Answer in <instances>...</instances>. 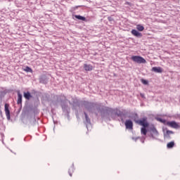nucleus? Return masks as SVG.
I'll return each instance as SVG.
<instances>
[{
    "label": "nucleus",
    "mask_w": 180,
    "mask_h": 180,
    "mask_svg": "<svg viewBox=\"0 0 180 180\" xmlns=\"http://www.w3.org/2000/svg\"><path fill=\"white\" fill-rule=\"evenodd\" d=\"M5 112L7 119L9 120L11 119V112L9 111V104L8 103L5 104Z\"/></svg>",
    "instance_id": "obj_5"
},
{
    "label": "nucleus",
    "mask_w": 180,
    "mask_h": 180,
    "mask_svg": "<svg viewBox=\"0 0 180 180\" xmlns=\"http://www.w3.org/2000/svg\"><path fill=\"white\" fill-rule=\"evenodd\" d=\"M131 33V34H133V36H135L136 37H141L142 36L141 33L139 32V31L136 30H132Z\"/></svg>",
    "instance_id": "obj_9"
},
{
    "label": "nucleus",
    "mask_w": 180,
    "mask_h": 180,
    "mask_svg": "<svg viewBox=\"0 0 180 180\" xmlns=\"http://www.w3.org/2000/svg\"><path fill=\"white\" fill-rule=\"evenodd\" d=\"M171 134H174V131L170 130H167L166 132L164 134L165 139H171Z\"/></svg>",
    "instance_id": "obj_7"
},
{
    "label": "nucleus",
    "mask_w": 180,
    "mask_h": 180,
    "mask_svg": "<svg viewBox=\"0 0 180 180\" xmlns=\"http://www.w3.org/2000/svg\"><path fill=\"white\" fill-rule=\"evenodd\" d=\"M158 122H161V123H167V121L165 120H162L161 118H158Z\"/></svg>",
    "instance_id": "obj_21"
},
{
    "label": "nucleus",
    "mask_w": 180,
    "mask_h": 180,
    "mask_svg": "<svg viewBox=\"0 0 180 180\" xmlns=\"http://www.w3.org/2000/svg\"><path fill=\"white\" fill-rule=\"evenodd\" d=\"M141 82L143 84V85H147V84H148V82L144 79H141Z\"/></svg>",
    "instance_id": "obj_20"
},
{
    "label": "nucleus",
    "mask_w": 180,
    "mask_h": 180,
    "mask_svg": "<svg viewBox=\"0 0 180 180\" xmlns=\"http://www.w3.org/2000/svg\"><path fill=\"white\" fill-rule=\"evenodd\" d=\"M108 20H110V18H108Z\"/></svg>",
    "instance_id": "obj_26"
},
{
    "label": "nucleus",
    "mask_w": 180,
    "mask_h": 180,
    "mask_svg": "<svg viewBox=\"0 0 180 180\" xmlns=\"http://www.w3.org/2000/svg\"><path fill=\"white\" fill-rule=\"evenodd\" d=\"M26 72H33V70L30 67L27 66L24 70Z\"/></svg>",
    "instance_id": "obj_18"
},
{
    "label": "nucleus",
    "mask_w": 180,
    "mask_h": 180,
    "mask_svg": "<svg viewBox=\"0 0 180 180\" xmlns=\"http://www.w3.org/2000/svg\"><path fill=\"white\" fill-rule=\"evenodd\" d=\"M75 18H76V19H78L79 20H86V18H85V17H82L81 15H75Z\"/></svg>",
    "instance_id": "obj_13"
},
{
    "label": "nucleus",
    "mask_w": 180,
    "mask_h": 180,
    "mask_svg": "<svg viewBox=\"0 0 180 180\" xmlns=\"http://www.w3.org/2000/svg\"><path fill=\"white\" fill-rule=\"evenodd\" d=\"M136 29L139 32H143V30H144V27L143 25H136Z\"/></svg>",
    "instance_id": "obj_14"
},
{
    "label": "nucleus",
    "mask_w": 180,
    "mask_h": 180,
    "mask_svg": "<svg viewBox=\"0 0 180 180\" xmlns=\"http://www.w3.org/2000/svg\"><path fill=\"white\" fill-rule=\"evenodd\" d=\"M131 60L137 64H146V63H147L146 59L140 56H131Z\"/></svg>",
    "instance_id": "obj_1"
},
{
    "label": "nucleus",
    "mask_w": 180,
    "mask_h": 180,
    "mask_svg": "<svg viewBox=\"0 0 180 180\" xmlns=\"http://www.w3.org/2000/svg\"><path fill=\"white\" fill-rule=\"evenodd\" d=\"M84 106H86V108L87 110H89V108H88V106H92V103H89V102H84Z\"/></svg>",
    "instance_id": "obj_17"
},
{
    "label": "nucleus",
    "mask_w": 180,
    "mask_h": 180,
    "mask_svg": "<svg viewBox=\"0 0 180 180\" xmlns=\"http://www.w3.org/2000/svg\"><path fill=\"white\" fill-rule=\"evenodd\" d=\"M84 115L86 117V123H91V120H89V117H88V114H86V112H84Z\"/></svg>",
    "instance_id": "obj_19"
},
{
    "label": "nucleus",
    "mask_w": 180,
    "mask_h": 180,
    "mask_svg": "<svg viewBox=\"0 0 180 180\" xmlns=\"http://www.w3.org/2000/svg\"><path fill=\"white\" fill-rule=\"evenodd\" d=\"M106 110H107V112H110L111 113H113V112H114V113L117 116H122V112H120V110H119L117 109L113 110L112 108H107Z\"/></svg>",
    "instance_id": "obj_4"
},
{
    "label": "nucleus",
    "mask_w": 180,
    "mask_h": 180,
    "mask_svg": "<svg viewBox=\"0 0 180 180\" xmlns=\"http://www.w3.org/2000/svg\"><path fill=\"white\" fill-rule=\"evenodd\" d=\"M155 119H156V120H158V117H156Z\"/></svg>",
    "instance_id": "obj_24"
},
{
    "label": "nucleus",
    "mask_w": 180,
    "mask_h": 180,
    "mask_svg": "<svg viewBox=\"0 0 180 180\" xmlns=\"http://www.w3.org/2000/svg\"><path fill=\"white\" fill-rule=\"evenodd\" d=\"M141 134H143V136L147 135V129H146V127H142L141 129Z\"/></svg>",
    "instance_id": "obj_15"
},
{
    "label": "nucleus",
    "mask_w": 180,
    "mask_h": 180,
    "mask_svg": "<svg viewBox=\"0 0 180 180\" xmlns=\"http://www.w3.org/2000/svg\"><path fill=\"white\" fill-rule=\"evenodd\" d=\"M152 71H154L155 72H158V68L157 67L153 68Z\"/></svg>",
    "instance_id": "obj_22"
},
{
    "label": "nucleus",
    "mask_w": 180,
    "mask_h": 180,
    "mask_svg": "<svg viewBox=\"0 0 180 180\" xmlns=\"http://www.w3.org/2000/svg\"><path fill=\"white\" fill-rule=\"evenodd\" d=\"M70 176H72V174H70Z\"/></svg>",
    "instance_id": "obj_25"
},
{
    "label": "nucleus",
    "mask_w": 180,
    "mask_h": 180,
    "mask_svg": "<svg viewBox=\"0 0 180 180\" xmlns=\"http://www.w3.org/2000/svg\"><path fill=\"white\" fill-rule=\"evenodd\" d=\"M24 97L25 98V99H30L32 96L30 95V92H27V93H24Z\"/></svg>",
    "instance_id": "obj_16"
},
{
    "label": "nucleus",
    "mask_w": 180,
    "mask_h": 180,
    "mask_svg": "<svg viewBox=\"0 0 180 180\" xmlns=\"http://www.w3.org/2000/svg\"><path fill=\"white\" fill-rule=\"evenodd\" d=\"M166 124L169 126V127H172V129H179L180 127L179 124L175 121L167 122Z\"/></svg>",
    "instance_id": "obj_3"
},
{
    "label": "nucleus",
    "mask_w": 180,
    "mask_h": 180,
    "mask_svg": "<svg viewBox=\"0 0 180 180\" xmlns=\"http://www.w3.org/2000/svg\"><path fill=\"white\" fill-rule=\"evenodd\" d=\"M174 146H175V142L171 141L167 143V148H173Z\"/></svg>",
    "instance_id": "obj_12"
},
{
    "label": "nucleus",
    "mask_w": 180,
    "mask_h": 180,
    "mask_svg": "<svg viewBox=\"0 0 180 180\" xmlns=\"http://www.w3.org/2000/svg\"><path fill=\"white\" fill-rule=\"evenodd\" d=\"M158 72H162V69L161 68H158Z\"/></svg>",
    "instance_id": "obj_23"
},
{
    "label": "nucleus",
    "mask_w": 180,
    "mask_h": 180,
    "mask_svg": "<svg viewBox=\"0 0 180 180\" xmlns=\"http://www.w3.org/2000/svg\"><path fill=\"white\" fill-rule=\"evenodd\" d=\"M158 133V132L157 131L155 127H153L152 128H150V134L153 139H155V136H157Z\"/></svg>",
    "instance_id": "obj_8"
},
{
    "label": "nucleus",
    "mask_w": 180,
    "mask_h": 180,
    "mask_svg": "<svg viewBox=\"0 0 180 180\" xmlns=\"http://www.w3.org/2000/svg\"><path fill=\"white\" fill-rule=\"evenodd\" d=\"M84 68L85 71H92V69L94 68V67H92L91 65L84 64Z\"/></svg>",
    "instance_id": "obj_10"
},
{
    "label": "nucleus",
    "mask_w": 180,
    "mask_h": 180,
    "mask_svg": "<svg viewBox=\"0 0 180 180\" xmlns=\"http://www.w3.org/2000/svg\"><path fill=\"white\" fill-rule=\"evenodd\" d=\"M18 105H20L22 103V95L20 94V91H18Z\"/></svg>",
    "instance_id": "obj_11"
},
{
    "label": "nucleus",
    "mask_w": 180,
    "mask_h": 180,
    "mask_svg": "<svg viewBox=\"0 0 180 180\" xmlns=\"http://www.w3.org/2000/svg\"><path fill=\"white\" fill-rule=\"evenodd\" d=\"M125 126H126V129L132 130L133 129V122H131V120H126Z\"/></svg>",
    "instance_id": "obj_6"
},
{
    "label": "nucleus",
    "mask_w": 180,
    "mask_h": 180,
    "mask_svg": "<svg viewBox=\"0 0 180 180\" xmlns=\"http://www.w3.org/2000/svg\"><path fill=\"white\" fill-rule=\"evenodd\" d=\"M136 123L140 126H143V127H148V122H147L146 117L137 120Z\"/></svg>",
    "instance_id": "obj_2"
}]
</instances>
